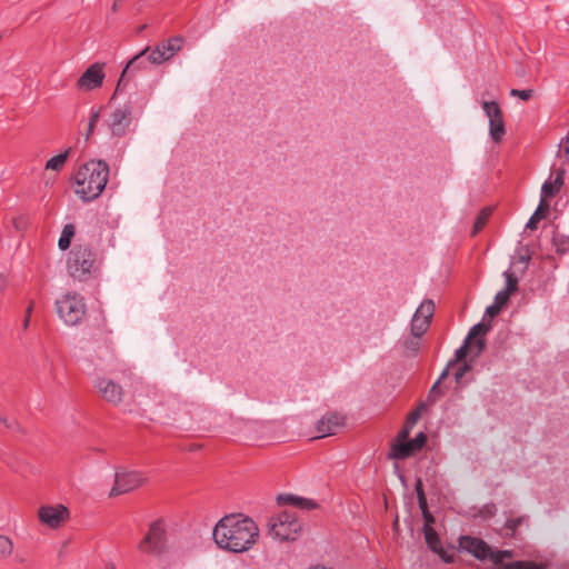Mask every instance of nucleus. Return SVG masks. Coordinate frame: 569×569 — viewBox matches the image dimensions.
<instances>
[{
	"instance_id": "f257e3e1",
	"label": "nucleus",
	"mask_w": 569,
	"mask_h": 569,
	"mask_svg": "<svg viewBox=\"0 0 569 569\" xmlns=\"http://www.w3.org/2000/svg\"><path fill=\"white\" fill-rule=\"evenodd\" d=\"M212 537L220 549L240 553L256 545L259 528L251 518L241 513H231L217 522Z\"/></svg>"
},
{
	"instance_id": "f03ea898",
	"label": "nucleus",
	"mask_w": 569,
	"mask_h": 569,
	"mask_svg": "<svg viewBox=\"0 0 569 569\" xmlns=\"http://www.w3.org/2000/svg\"><path fill=\"white\" fill-rule=\"evenodd\" d=\"M109 164L104 160H90L81 164L74 174V192L84 201L97 199L109 178Z\"/></svg>"
},
{
	"instance_id": "7ed1b4c3",
	"label": "nucleus",
	"mask_w": 569,
	"mask_h": 569,
	"mask_svg": "<svg viewBox=\"0 0 569 569\" xmlns=\"http://www.w3.org/2000/svg\"><path fill=\"white\" fill-rule=\"evenodd\" d=\"M94 261V253L89 246L77 244L69 252L68 272L74 279L87 280L92 272Z\"/></svg>"
},
{
	"instance_id": "20e7f679",
	"label": "nucleus",
	"mask_w": 569,
	"mask_h": 569,
	"mask_svg": "<svg viewBox=\"0 0 569 569\" xmlns=\"http://www.w3.org/2000/svg\"><path fill=\"white\" fill-rule=\"evenodd\" d=\"M167 549V530L163 519L152 521L143 539L138 545L142 553L161 556Z\"/></svg>"
},
{
	"instance_id": "39448f33",
	"label": "nucleus",
	"mask_w": 569,
	"mask_h": 569,
	"mask_svg": "<svg viewBox=\"0 0 569 569\" xmlns=\"http://www.w3.org/2000/svg\"><path fill=\"white\" fill-rule=\"evenodd\" d=\"M59 317L70 326H76L82 321L87 308L83 298L77 293H67L56 301Z\"/></svg>"
},
{
	"instance_id": "423d86ee",
	"label": "nucleus",
	"mask_w": 569,
	"mask_h": 569,
	"mask_svg": "<svg viewBox=\"0 0 569 569\" xmlns=\"http://www.w3.org/2000/svg\"><path fill=\"white\" fill-rule=\"evenodd\" d=\"M268 526L269 533L280 541L295 540L301 530L296 513L287 510L280 512L277 518H270Z\"/></svg>"
},
{
	"instance_id": "0eeeda50",
	"label": "nucleus",
	"mask_w": 569,
	"mask_h": 569,
	"mask_svg": "<svg viewBox=\"0 0 569 569\" xmlns=\"http://www.w3.org/2000/svg\"><path fill=\"white\" fill-rule=\"evenodd\" d=\"M147 482V478L140 471L118 470L114 475V485L109 493L110 497H116L122 493L130 492Z\"/></svg>"
},
{
	"instance_id": "6e6552de",
	"label": "nucleus",
	"mask_w": 569,
	"mask_h": 569,
	"mask_svg": "<svg viewBox=\"0 0 569 569\" xmlns=\"http://www.w3.org/2000/svg\"><path fill=\"white\" fill-rule=\"evenodd\" d=\"M138 101H133L132 97L121 107L117 108L109 120V128L111 130L112 136L114 137H123L129 126L132 122V113L134 110V104Z\"/></svg>"
},
{
	"instance_id": "1a4fd4ad",
	"label": "nucleus",
	"mask_w": 569,
	"mask_h": 569,
	"mask_svg": "<svg viewBox=\"0 0 569 569\" xmlns=\"http://www.w3.org/2000/svg\"><path fill=\"white\" fill-rule=\"evenodd\" d=\"M428 441V437L425 432H419L413 439L405 440L402 442H392L390 452L388 453L389 459L405 460L416 452L421 451Z\"/></svg>"
},
{
	"instance_id": "9d476101",
	"label": "nucleus",
	"mask_w": 569,
	"mask_h": 569,
	"mask_svg": "<svg viewBox=\"0 0 569 569\" xmlns=\"http://www.w3.org/2000/svg\"><path fill=\"white\" fill-rule=\"evenodd\" d=\"M482 109L489 119V134L493 142H501L506 134L502 110L496 101H483Z\"/></svg>"
},
{
	"instance_id": "9b49d317",
	"label": "nucleus",
	"mask_w": 569,
	"mask_h": 569,
	"mask_svg": "<svg viewBox=\"0 0 569 569\" xmlns=\"http://www.w3.org/2000/svg\"><path fill=\"white\" fill-rule=\"evenodd\" d=\"M104 63L94 62L80 76L77 81L79 90L91 91L102 86L104 80Z\"/></svg>"
},
{
	"instance_id": "f8f14e48",
	"label": "nucleus",
	"mask_w": 569,
	"mask_h": 569,
	"mask_svg": "<svg viewBox=\"0 0 569 569\" xmlns=\"http://www.w3.org/2000/svg\"><path fill=\"white\" fill-rule=\"evenodd\" d=\"M69 509L63 505L42 506L38 510L40 521L50 528H59L69 519Z\"/></svg>"
},
{
	"instance_id": "ddd939ff",
	"label": "nucleus",
	"mask_w": 569,
	"mask_h": 569,
	"mask_svg": "<svg viewBox=\"0 0 569 569\" xmlns=\"http://www.w3.org/2000/svg\"><path fill=\"white\" fill-rule=\"evenodd\" d=\"M150 50L149 47L144 48L142 51H140L138 54H136L133 58H131L124 69L121 72V76L119 78V81L116 87V91L112 94L110 102L116 98L117 93L122 90V87L126 86V83L129 81V76L136 70H142L148 67L149 61L148 57H146V53Z\"/></svg>"
},
{
	"instance_id": "4468645a",
	"label": "nucleus",
	"mask_w": 569,
	"mask_h": 569,
	"mask_svg": "<svg viewBox=\"0 0 569 569\" xmlns=\"http://www.w3.org/2000/svg\"><path fill=\"white\" fill-rule=\"evenodd\" d=\"M459 547L478 560L487 559L490 551V546L485 540L471 536H461Z\"/></svg>"
},
{
	"instance_id": "2eb2a0df",
	"label": "nucleus",
	"mask_w": 569,
	"mask_h": 569,
	"mask_svg": "<svg viewBox=\"0 0 569 569\" xmlns=\"http://www.w3.org/2000/svg\"><path fill=\"white\" fill-rule=\"evenodd\" d=\"M345 416L338 412H331L323 416L316 425V430L319 433L317 438L335 435L338 428L345 426Z\"/></svg>"
},
{
	"instance_id": "dca6fc26",
	"label": "nucleus",
	"mask_w": 569,
	"mask_h": 569,
	"mask_svg": "<svg viewBox=\"0 0 569 569\" xmlns=\"http://www.w3.org/2000/svg\"><path fill=\"white\" fill-rule=\"evenodd\" d=\"M425 535V540L428 546V548L437 553L441 560L446 563H453L455 562V555L449 553L442 546L439 538L438 532L433 529V527H427L422 529Z\"/></svg>"
},
{
	"instance_id": "f3484780",
	"label": "nucleus",
	"mask_w": 569,
	"mask_h": 569,
	"mask_svg": "<svg viewBox=\"0 0 569 569\" xmlns=\"http://www.w3.org/2000/svg\"><path fill=\"white\" fill-rule=\"evenodd\" d=\"M96 387L101 393L102 398L111 403H120L123 397V389L120 385L116 383L111 379L99 378Z\"/></svg>"
},
{
	"instance_id": "a211bd4d",
	"label": "nucleus",
	"mask_w": 569,
	"mask_h": 569,
	"mask_svg": "<svg viewBox=\"0 0 569 569\" xmlns=\"http://www.w3.org/2000/svg\"><path fill=\"white\" fill-rule=\"evenodd\" d=\"M565 174H566L565 169L560 168L557 171L556 178L552 182L546 181L542 184L541 199L547 201V199L553 198L560 191L561 187L565 183Z\"/></svg>"
},
{
	"instance_id": "6ab92c4d",
	"label": "nucleus",
	"mask_w": 569,
	"mask_h": 569,
	"mask_svg": "<svg viewBox=\"0 0 569 569\" xmlns=\"http://www.w3.org/2000/svg\"><path fill=\"white\" fill-rule=\"evenodd\" d=\"M421 337L410 336L406 337L400 341V346L403 349V357L413 358L419 353Z\"/></svg>"
},
{
	"instance_id": "aec40b11",
	"label": "nucleus",
	"mask_w": 569,
	"mask_h": 569,
	"mask_svg": "<svg viewBox=\"0 0 569 569\" xmlns=\"http://www.w3.org/2000/svg\"><path fill=\"white\" fill-rule=\"evenodd\" d=\"M549 210H550L549 203L546 200L541 199L538 208L536 209V211L533 212V214L530 217L529 221L527 222L526 228H528L530 230L537 229L539 221L547 217V214L549 213Z\"/></svg>"
},
{
	"instance_id": "412c9836",
	"label": "nucleus",
	"mask_w": 569,
	"mask_h": 569,
	"mask_svg": "<svg viewBox=\"0 0 569 569\" xmlns=\"http://www.w3.org/2000/svg\"><path fill=\"white\" fill-rule=\"evenodd\" d=\"M170 58L172 56L169 54L168 48L162 41L149 53L148 61L150 64H160Z\"/></svg>"
},
{
	"instance_id": "4be33fe9",
	"label": "nucleus",
	"mask_w": 569,
	"mask_h": 569,
	"mask_svg": "<svg viewBox=\"0 0 569 569\" xmlns=\"http://www.w3.org/2000/svg\"><path fill=\"white\" fill-rule=\"evenodd\" d=\"M76 233V227L72 223H68L63 227L61 236L58 241L59 249L66 251L70 248L72 238Z\"/></svg>"
},
{
	"instance_id": "5701e85b",
	"label": "nucleus",
	"mask_w": 569,
	"mask_h": 569,
	"mask_svg": "<svg viewBox=\"0 0 569 569\" xmlns=\"http://www.w3.org/2000/svg\"><path fill=\"white\" fill-rule=\"evenodd\" d=\"M71 150H72L71 148H68L64 152L50 158L46 163V169L60 171L63 168L64 163L67 162V159H68Z\"/></svg>"
},
{
	"instance_id": "b1692460",
	"label": "nucleus",
	"mask_w": 569,
	"mask_h": 569,
	"mask_svg": "<svg viewBox=\"0 0 569 569\" xmlns=\"http://www.w3.org/2000/svg\"><path fill=\"white\" fill-rule=\"evenodd\" d=\"M435 313V303L430 299H426L421 302V305L417 308L413 317H419L425 320H429L431 322V319Z\"/></svg>"
},
{
	"instance_id": "393cba45",
	"label": "nucleus",
	"mask_w": 569,
	"mask_h": 569,
	"mask_svg": "<svg viewBox=\"0 0 569 569\" xmlns=\"http://www.w3.org/2000/svg\"><path fill=\"white\" fill-rule=\"evenodd\" d=\"M430 323L431 322H429V320H425L422 318H419L418 316L412 317L410 323L411 335L416 337H422L429 329Z\"/></svg>"
},
{
	"instance_id": "a878e982",
	"label": "nucleus",
	"mask_w": 569,
	"mask_h": 569,
	"mask_svg": "<svg viewBox=\"0 0 569 569\" xmlns=\"http://www.w3.org/2000/svg\"><path fill=\"white\" fill-rule=\"evenodd\" d=\"M491 330V325L479 322L475 325L468 332L466 339L471 342L472 339L485 338V336Z\"/></svg>"
},
{
	"instance_id": "bb28decb",
	"label": "nucleus",
	"mask_w": 569,
	"mask_h": 569,
	"mask_svg": "<svg viewBox=\"0 0 569 569\" xmlns=\"http://www.w3.org/2000/svg\"><path fill=\"white\" fill-rule=\"evenodd\" d=\"M492 213V208L486 207L483 208L477 216L476 221L472 227V236L477 234L482 228L486 226L489 217Z\"/></svg>"
},
{
	"instance_id": "cd10ccee",
	"label": "nucleus",
	"mask_w": 569,
	"mask_h": 569,
	"mask_svg": "<svg viewBox=\"0 0 569 569\" xmlns=\"http://www.w3.org/2000/svg\"><path fill=\"white\" fill-rule=\"evenodd\" d=\"M552 243L556 247V251L560 254H563L569 251V237L565 234H560L555 231L552 237Z\"/></svg>"
},
{
	"instance_id": "c85d7f7f",
	"label": "nucleus",
	"mask_w": 569,
	"mask_h": 569,
	"mask_svg": "<svg viewBox=\"0 0 569 569\" xmlns=\"http://www.w3.org/2000/svg\"><path fill=\"white\" fill-rule=\"evenodd\" d=\"M415 491H416V495H417L418 505H419V508H420L421 512H423L426 510H429L428 509V501H427V497H426V493H425V490H423V483H422L421 478H417L416 479Z\"/></svg>"
},
{
	"instance_id": "c756f323",
	"label": "nucleus",
	"mask_w": 569,
	"mask_h": 569,
	"mask_svg": "<svg viewBox=\"0 0 569 569\" xmlns=\"http://www.w3.org/2000/svg\"><path fill=\"white\" fill-rule=\"evenodd\" d=\"M503 276L506 278V288L505 291L509 292L510 295H515L518 291V277L515 272L507 270L503 272Z\"/></svg>"
},
{
	"instance_id": "7c9ffc66",
	"label": "nucleus",
	"mask_w": 569,
	"mask_h": 569,
	"mask_svg": "<svg viewBox=\"0 0 569 569\" xmlns=\"http://www.w3.org/2000/svg\"><path fill=\"white\" fill-rule=\"evenodd\" d=\"M471 347V342L465 339L461 347H459L455 352V359L449 361V366H455L457 362L466 361L468 356V351Z\"/></svg>"
},
{
	"instance_id": "2f4dec72",
	"label": "nucleus",
	"mask_w": 569,
	"mask_h": 569,
	"mask_svg": "<svg viewBox=\"0 0 569 569\" xmlns=\"http://www.w3.org/2000/svg\"><path fill=\"white\" fill-rule=\"evenodd\" d=\"M163 43L168 48L169 54L172 57L181 50L182 43H183V37L181 36H174L169 38L168 40H164Z\"/></svg>"
},
{
	"instance_id": "473e14b6",
	"label": "nucleus",
	"mask_w": 569,
	"mask_h": 569,
	"mask_svg": "<svg viewBox=\"0 0 569 569\" xmlns=\"http://www.w3.org/2000/svg\"><path fill=\"white\" fill-rule=\"evenodd\" d=\"M512 552L509 550H498L492 551L490 549L488 558L492 561L495 566L501 567L505 558H510Z\"/></svg>"
},
{
	"instance_id": "72a5a7b5",
	"label": "nucleus",
	"mask_w": 569,
	"mask_h": 569,
	"mask_svg": "<svg viewBox=\"0 0 569 569\" xmlns=\"http://www.w3.org/2000/svg\"><path fill=\"white\" fill-rule=\"evenodd\" d=\"M13 551V542L7 536L0 535V559L9 557Z\"/></svg>"
},
{
	"instance_id": "f704fd0d",
	"label": "nucleus",
	"mask_w": 569,
	"mask_h": 569,
	"mask_svg": "<svg viewBox=\"0 0 569 569\" xmlns=\"http://www.w3.org/2000/svg\"><path fill=\"white\" fill-rule=\"evenodd\" d=\"M445 391L440 388L439 381H436L430 388L429 393L427 396L428 405H433L438 400V398L442 397Z\"/></svg>"
},
{
	"instance_id": "c9c22d12",
	"label": "nucleus",
	"mask_w": 569,
	"mask_h": 569,
	"mask_svg": "<svg viewBox=\"0 0 569 569\" xmlns=\"http://www.w3.org/2000/svg\"><path fill=\"white\" fill-rule=\"evenodd\" d=\"M318 507L319 505L315 500L298 496L296 508L301 510H312Z\"/></svg>"
},
{
	"instance_id": "e433bc0d",
	"label": "nucleus",
	"mask_w": 569,
	"mask_h": 569,
	"mask_svg": "<svg viewBox=\"0 0 569 569\" xmlns=\"http://www.w3.org/2000/svg\"><path fill=\"white\" fill-rule=\"evenodd\" d=\"M298 496L290 493H281L277 497V502L279 506H293L297 505Z\"/></svg>"
},
{
	"instance_id": "4c0bfd02",
	"label": "nucleus",
	"mask_w": 569,
	"mask_h": 569,
	"mask_svg": "<svg viewBox=\"0 0 569 569\" xmlns=\"http://www.w3.org/2000/svg\"><path fill=\"white\" fill-rule=\"evenodd\" d=\"M511 296L512 295H510L509 292L501 290L496 293L493 302L501 309H503L508 305Z\"/></svg>"
},
{
	"instance_id": "58836bf2",
	"label": "nucleus",
	"mask_w": 569,
	"mask_h": 569,
	"mask_svg": "<svg viewBox=\"0 0 569 569\" xmlns=\"http://www.w3.org/2000/svg\"><path fill=\"white\" fill-rule=\"evenodd\" d=\"M510 96L511 97H517L523 101H528L532 98L533 96V90L532 89H525V90H519V89H511L510 90Z\"/></svg>"
},
{
	"instance_id": "ea45409f",
	"label": "nucleus",
	"mask_w": 569,
	"mask_h": 569,
	"mask_svg": "<svg viewBox=\"0 0 569 569\" xmlns=\"http://www.w3.org/2000/svg\"><path fill=\"white\" fill-rule=\"evenodd\" d=\"M521 250L523 251L522 253L519 254L518 257V261L523 263V268L521 270V273H525L527 268H528V264L531 260V252H530V249L528 246L521 248Z\"/></svg>"
},
{
	"instance_id": "a19ab883",
	"label": "nucleus",
	"mask_w": 569,
	"mask_h": 569,
	"mask_svg": "<svg viewBox=\"0 0 569 569\" xmlns=\"http://www.w3.org/2000/svg\"><path fill=\"white\" fill-rule=\"evenodd\" d=\"M525 517L508 519L505 523V528L511 531V536H515L517 528L525 521Z\"/></svg>"
},
{
	"instance_id": "79ce46f5",
	"label": "nucleus",
	"mask_w": 569,
	"mask_h": 569,
	"mask_svg": "<svg viewBox=\"0 0 569 569\" xmlns=\"http://www.w3.org/2000/svg\"><path fill=\"white\" fill-rule=\"evenodd\" d=\"M412 428V425H407V422H405L403 427L398 432L397 438L395 439L393 442H402L405 440H408Z\"/></svg>"
},
{
	"instance_id": "37998d69",
	"label": "nucleus",
	"mask_w": 569,
	"mask_h": 569,
	"mask_svg": "<svg viewBox=\"0 0 569 569\" xmlns=\"http://www.w3.org/2000/svg\"><path fill=\"white\" fill-rule=\"evenodd\" d=\"M472 369V366L470 362L465 361L455 372V379L457 382H459L462 377Z\"/></svg>"
},
{
	"instance_id": "c03bdc74",
	"label": "nucleus",
	"mask_w": 569,
	"mask_h": 569,
	"mask_svg": "<svg viewBox=\"0 0 569 569\" xmlns=\"http://www.w3.org/2000/svg\"><path fill=\"white\" fill-rule=\"evenodd\" d=\"M496 513V506L495 503H488L482 507L480 510V515L485 518H491Z\"/></svg>"
},
{
	"instance_id": "a18cd8bd",
	"label": "nucleus",
	"mask_w": 569,
	"mask_h": 569,
	"mask_svg": "<svg viewBox=\"0 0 569 569\" xmlns=\"http://www.w3.org/2000/svg\"><path fill=\"white\" fill-rule=\"evenodd\" d=\"M559 152L562 153L566 159H569V131L567 137L561 140L559 144Z\"/></svg>"
},
{
	"instance_id": "49530a36",
	"label": "nucleus",
	"mask_w": 569,
	"mask_h": 569,
	"mask_svg": "<svg viewBox=\"0 0 569 569\" xmlns=\"http://www.w3.org/2000/svg\"><path fill=\"white\" fill-rule=\"evenodd\" d=\"M32 309H33V302L31 301L26 310V317L23 319V330H27L29 328V325H30V317H31V312H32Z\"/></svg>"
},
{
	"instance_id": "de8ad7c7",
	"label": "nucleus",
	"mask_w": 569,
	"mask_h": 569,
	"mask_svg": "<svg viewBox=\"0 0 569 569\" xmlns=\"http://www.w3.org/2000/svg\"><path fill=\"white\" fill-rule=\"evenodd\" d=\"M420 418H421L420 412L412 410V411L407 416L406 422H407V425H412V426H415V425L418 422V420H419Z\"/></svg>"
},
{
	"instance_id": "09e8293b",
	"label": "nucleus",
	"mask_w": 569,
	"mask_h": 569,
	"mask_svg": "<svg viewBox=\"0 0 569 569\" xmlns=\"http://www.w3.org/2000/svg\"><path fill=\"white\" fill-rule=\"evenodd\" d=\"M421 513L425 520L423 528L432 527V523H435V517L432 516V513L429 510H426Z\"/></svg>"
},
{
	"instance_id": "8fccbe9b",
	"label": "nucleus",
	"mask_w": 569,
	"mask_h": 569,
	"mask_svg": "<svg viewBox=\"0 0 569 569\" xmlns=\"http://www.w3.org/2000/svg\"><path fill=\"white\" fill-rule=\"evenodd\" d=\"M102 110V107L98 108V109H92L91 110V113H90V118H89V123L90 124H97L99 119H100V112Z\"/></svg>"
},
{
	"instance_id": "3c124183",
	"label": "nucleus",
	"mask_w": 569,
	"mask_h": 569,
	"mask_svg": "<svg viewBox=\"0 0 569 569\" xmlns=\"http://www.w3.org/2000/svg\"><path fill=\"white\" fill-rule=\"evenodd\" d=\"M501 310L502 309L493 302V305L487 307L486 315L493 318V317L498 316Z\"/></svg>"
},
{
	"instance_id": "603ef678",
	"label": "nucleus",
	"mask_w": 569,
	"mask_h": 569,
	"mask_svg": "<svg viewBox=\"0 0 569 569\" xmlns=\"http://www.w3.org/2000/svg\"><path fill=\"white\" fill-rule=\"evenodd\" d=\"M477 347L476 357L480 356L485 349H486V339L485 338H478L475 342Z\"/></svg>"
},
{
	"instance_id": "864d4df0",
	"label": "nucleus",
	"mask_w": 569,
	"mask_h": 569,
	"mask_svg": "<svg viewBox=\"0 0 569 569\" xmlns=\"http://www.w3.org/2000/svg\"><path fill=\"white\" fill-rule=\"evenodd\" d=\"M0 422H2L8 429H14L19 427V423L16 420L9 421L7 418H0Z\"/></svg>"
},
{
	"instance_id": "5fc2aeb1",
	"label": "nucleus",
	"mask_w": 569,
	"mask_h": 569,
	"mask_svg": "<svg viewBox=\"0 0 569 569\" xmlns=\"http://www.w3.org/2000/svg\"><path fill=\"white\" fill-rule=\"evenodd\" d=\"M452 366H449V363H448L447 367L443 369V371L441 372L440 377L437 380V381H439V385L441 383L442 380H445L449 376V369Z\"/></svg>"
},
{
	"instance_id": "6e6d98bb",
	"label": "nucleus",
	"mask_w": 569,
	"mask_h": 569,
	"mask_svg": "<svg viewBox=\"0 0 569 569\" xmlns=\"http://www.w3.org/2000/svg\"><path fill=\"white\" fill-rule=\"evenodd\" d=\"M427 405L428 402H420L417 408L415 409V411H418L420 412V416L422 415V412L427 409Z\"/></svg>"
},
{
	"instance_id": "4d7b16f0",
	"label": "nucleus",
	"mask_w": 569,
	"mask_h": 569,
	"mask_svg": "<svg viewBox=\"0 0 569 569\" xmlns=\"http://www.w3.org/2000/svg\"><path fill=\"white\" fill-rule=\"evenodd\" d=\"M123 1L124 0H114L111 7L112 12H117Z\"/></svg>"
},
{
	"instance_id": "13d9d810",
	"label": "nucleus",
	"mask_w": 569,
	"mask_h": 569,
	"mask_svg": "<svg viewBox=\"0 0 569 569\" xmlns=\"http://www.w3.org/2000/svg\"><path fill=\"white\" fill-rule=\"evenodd\" d=\"M94 128H96L94 124H90V123L88 124V131H87L86 140H89V137L92 134Z\"/></svg>"
},
{
	"instance_id": "bf43d9fd",
	"label": "nucleus",
	"mask_w": 569,
	"mask_h": 569,
	"mask_svg": "<svg viewBox=\"0 0 569 569\" xmlns=\"http://www.w3.org/2000/svg\"><path fill=\"white\" fill-rule=\"evenodd\" d=\"M200 448H201V446H200V445H192V446H190L189 450H190V451H194V450H198V449H200Z\"/></svg>"
},
{
	"instance_id": "052dcab7",
	"label": "nucleus",
	"mask_w": 569,
	"mask_h": 569,
	"mask_svg": "<svg viewBox=\"0 0 569 569\" xmlns=\"http://www.w3.org/2000/svg\"><path fill=\"white\" fill-rule=\"evenodd\" d=\"M147 29V24H142L138 28L137 32L140 33Z\"/></svg>"
},
{
	"instance_id": "680f3d73",
	"label": "nucleus",
	"mask_w": 569,
	"mask_h": 569,
	"mask_svg": "<svg viewBox=\"0 0 569 569\" xmlns=\"http://www.w3.org/2000/svg\"><path fill=\"white\" fill-rule=\"evenodd\" d=\"M141 100H143V98H141ZM144 104H146V102L142 101V103L138 106V111L139 112H142Z\"/></svg>"
},
{
	"instance_id": "e2e57ef3",
	"label": "nucleus",
	"mask_w": 569,
	"mask_h": 569,
	"mask_svg": "<svg viewBox=\"0 0 569 569\" xmlns=\"http://www.w3.org/2000/svg\"><path fill=\"white\" fill-rule=\"evenodd\" d=\"M393 527L395 528H398V519H396L395 523H393Z\"/></svg>"
},
{
	"instance_id": "0e129e2a",
	"label": "nucleus",
	"mask_w": 569,
	"mask_h": 569,
	"mask_svg": "<svg viewBox=\"0 0 569 569\" xmlns=\"http://www.w3.org/2000/svg\"><path fill=\"white\" fill-rule=\"evenodd\" d=\"M111 569H114V568H111Z\"/></svg>"
}]
</instances>
